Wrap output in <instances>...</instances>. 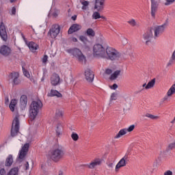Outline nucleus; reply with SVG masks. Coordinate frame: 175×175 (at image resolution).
I'll return each instance as SVG.
<instances>
[{"mask_svg": "<svg viewBox=\"0 0 175 175\" xmlns=\"http://www.w3.org/2000/svg\"><path fill=\"white\" fill-rule=\"evenodd\" d=\"M64 155H65V152H64L62 146L56 144L49 151L48 157L53 162H59L64 158Z\"/></svg>", "mask_w": 175, "mask_h": 175, "instance_id": "nucleus-1", "label": "nucleus"}, {"mask_svg": "<svg viewBox=\"0 0 175 175\" xmlns=\"http://www.w3.org/2000/svg\"><path fill=\"white\" fill-rule=\"evenodd\" d=\"M43 107V104L40 100H35L30 105L29 116L30 119L33 120L38 117L39 114V110Z\"/></svg>", "mask_w": 175, "mask_h": 175, "instance_id": "nucleus-2", "label": "nucleus"}, {"mask_svg": "<svg viewBox=\"0 0 175 175\" xmlns=\"http://www.w3.org/2000/svg\"><path fill=\"white\" fill-rule=\"evenodd\" d=\"M106 49L100 44H96L93 46V57L95 58H106Z\"/></svg>", "mask_w": 175, "mask_h": 175, "instance_id": "nucleus-3", "label": "nucleus"}, {"mask_svg": "<svg viewBox=\"0 0 175 175\" xmlns=\"http://www.w3.org/2000/svg\"><path fill=\"white\" fill-rule=\"evenodd\" d=\"M67 53L71 54V55H72L78 62H81V64H84L87 61V57L79 49H68L67 50Z\"/></svg>", "mask_w": 175, "mask_h": 175, "instance_id": "nucleus-4", "label": "nucleus"}, {"mask_svg": "<svg viewBox=\"0 0 175 175\" xmlns=\"http://www.w3.org/2000/svg\"><path fill=\"white\" fill-rule=\"evenodd\" d=\"M105 53L106 58H109L111 61L118 60L121 58V53L114 48L107 47Z\"/></svg>", "mask_w": 175, "mask_h": 175, "instance_id": "nucleus-5", "label": "nucleus"}, {"mask_svg": "<svg viewBox=\"0 0 175 175\" xmlns=\"http://www.w3.org/2000/svg\"><path fill=\"white\" fill-rule=\"evenodd\" d=\"M18 131H20V120H18V114L16 113L12 122L11 136H16L18 133Z\"/></svg>", "mask_w": 175, "mask_h": 175, "instance_id": "nucleus-6", "label": "nucleus"}, {"mask_svg": "<svg viewBox=\"0 0 175 175\" xmlns=\"http://www.w3.org/2000/svg\"><path fill=\"white\" fill-rule=\"evenodd\" d=\"M18 77H20L18 72H12L8 75V81L12 85H18L21 83V80Z\"/></svg>", "mask_w": 175, "mask_h": 175, "instance_id": "nucleus-7", "label": "nucleus"}, {"mask_svg": "<svg viewBox=\"0 0 175 175\" xmlns=\"http://www.w3.org/2000/svg\"><path fill=\"white\" fill-rule=\"evenodd\" d=\"M166 28H167V23H164L163 25L157 26L154 28L153 32H154V38L158 39L163 32H165Z\"/></svg>", "mask_w": 175, "mask_h": 175, "instance_id": "nucleus-8", "label": "nucleus"}, {"mask_svg": "<svg viewBox=\"0 0 175 175\" xmlns=\"http://www.w3.org/2000/svg\"><path fill=\"white\" fill-rule=\"evenodd\" d=\"M29 150V143H26L22 146L21 149L19 150L18 156V159H19V161H23V159H25V157H27Z\"/></svg>", "mask_w": 175, "mask_h": 175, "instance_id": "nucleus-9", "label": "nucleus"}, {"mask_svg": "<svg viewBox=\"0 0 175 175\" xmlns=\"http://www.w3.org/2000/svg\"><path fill=\"white\" fill-rule=\"evenodd\" d=\"M154 38V33L152 29H149L146 31L142 35V40L144 42L145 44H150Z\"/></svg>", "mask_w": 175, "mask_h": 175, "instance_id": "nucleus-10", "label": "nucleus"}, {"mask_svg": "<svg viewBox=\"0 0 175 175\" xmlns=\"http://www.w3.org/2000/svg\"><path fill=\"white\" fill-rule=\"evenodd\" d=\"M122 70L121 69L116 70L115 71L113 69L107 68L105 70V75H111V80H117L119 76H121V72Z\"/></svg>", "mask_w": 175, "mask_h": 175, "instance_id": "nucleus-11", "label": "nucleus"}, {"mask_svg": "<svg viewBox=\"0 0 175 175\" xmlns=\"http://www.w3.org/2000/svg\"><path fill=\"white\" fill-rule=\"evenodd\" d=\"M59 25H53L50 29L48 36L51 38V39H55L59 35Z\"/></svg>", "mask_w": 175, "mask_h": 175, "instance_id": "nucleus-12", "label": "nucleus"}, {"mask_svg": "<svg viewBox=\"0 0 175 175\" xmlns=\"http://www.w3.org/2000/svg\"><path fill=\"white\" fill-rule=\"evenodd\" d=\"M128 163V155L125 154L116 164L115 171L118 172L121 167H125Z\"/></svg>", "mask_w": 175, "mask_h": 175, "instance_id": "nucleus-13", "label": "nucleus"}, {"mask_svg": "<svg viewBox=\"0 0 175 175\" xmlns=\"http://www.w3.org/2000/svg\"><path fill=\"white\" fill-rule=\"evenodd\" d=\"M0 54L3 55V57H10L13 54L12 48L7 45H3L0 46Z\"/></svg>", "mask_w": 175, "mask_h": 175, "instance_id": "nucleus-14", "label": "nucleus"}, {"mask_svg": "<svg viewBox=\"0 0 175 175\" xmlns=\"http://www.w3.org/2000/svg\"><path fill=\"white\" fill-rule=\"evenodd\" d=\"M102 165V159L99 158L94 159L90 163H88L86 166L89 169H95L96 166H100Z\"/></svg>", "mask_w": 175, "mask_h": 175, "instance_id": "nucleus-15", "label": "nucleus"}, {"mask_svg": "<svg viewBox=\"0 0 175 175\" xmlns=\"http://www.w3.org/2000/svg\"><path fill=\"white\" fill-rule=\"evenodd\" d=\"M85 77L87 81H89V83H92V81H94V72L91 69L87 68L85 70Z\"/></svg>", "mask_w": 175, "mask_h": 175, "instance_id": "nucleus-16", "label": "nucleus"}, {"mask_svg": "<svg viewBox=\"0 0 175 175\" xmlns=\"http://www.w3.org/2000/svg\"><path fill=\"white\" fill-rule=\"evenodd\" d=\"M103 8H105V0H95L94 9L97 12L103 10Z\"/></svg>", "mask_w": 175, "mask_h": 175, "instance_id": "nucleus-17", "label": "nucleus"}, {"mask_svg": "<svg viewBox=\"0 0 175 175\" xmlns=\"http://www.w3.org/2000/svg\"><path fill=\"white\" fill-rule=\"evenodd\" d=\"M151 1V16L155 17V12L158 8L159 0H150Z\"/></svg>", "mask_w": 175, "mask_h": 175, "instance_id": "nucleus-18", "label": "nucleus"}, {"mask_svg": "<svg viewBox=\"0 0 175 175\" xmlns=\"http://www.w3.org/2000/svg\"><path fill=\"white\" fill-rule=\"evenodd\" d=\"M27 103H28V97L25 95L21 96L20 98V107L22 110H25L27 108Z\"/></svg>", "mask_w": 175, "mask_h": 175, "instance_id": "nucleus-19", "label": "nucleus"}, {"mask_svg": "<svg viewBox=\"0 0 175 175\" xmlns=\"http://www.w3.org/2000/svg\"><path fill=\"white\" fill-rule=\"evenodd\" d=\"M60 83V78L58 74H53L51 77V85H58Z\"/></svg>", "mask_w": 175, "mask_h": 175, "instance_id": "nucleus-20", "label": "nucleus"}, {"mask_svg": "<svg viewBox=\"0 0 175 175\" xmlns=\"http://www.w3.org/2000/svg\"><path fill=\"white\" fill-rule=\"evenodd\" d=\"M0 36L3 40L8 39V33H6V28L5 25L2 24L0 25Z\"/></svg>", "mask_w": 175, "mask_h": 175, "instance_id": "nucleus-21", "label": "nucleus"}, {"mask_svg": "<svg viewBox=\"0 0 175 175\" xmlns=\"http://www.w3.org/2000/svg\"><path fill=\"white\" fill-rule=\"evenodd\" d=\"M25 43L32 53H35V51L39 49V46L33 42H25Z\"/></svg>", "mask_w": 175, "mask_h": 175, "instance_id": "nucleus-22", "label": "nucleus"}, {"mask_svg": "<svg viewBox=\"0 0 175 175\" xmlns=\"http://www.w3.org/2000/svg\"><path fill=\"white\" fill-rule=\"evenodd\" d=\"M80 29H81V25L79 24H74L69 28L68 33L71 34L74 32H77V31H80Z\"/></svg>", "mask_w": 175, "mask_h": 175, "instance_id": "nucleus-23", "label": "nucleus"}, {"mask_svg": "<svg viewBox=\"0 0 175 175\" xmlns=\"http://www.w3.org/2000/svg\"><path fill=\"white\" fill-rule=\"evenodd\" d=\"M10 110L11 111L14 112L17 110V99L13 98L11 100L10 103Z\"/></svg>", "mask_w": 175, "mask_h": 175, "instance_id": "nucleus-24", "label": "nucleus"}, {"mask_svg": "<svg viewBox=\"0 0 175 175\" xmlns=\"http://www.w3.org/2000/svg\"><path fill=\"white\" fill-rule=\"evenodd\" d=\"M12 165H13V155L9 154L5 159V166L10 167Z\"/></svg>", "mask_w": 175, "mask_h": 175, "instance_id": "nucleus-25", "label": "nucleus"}, {"mask_svg": "<svg viewBox=\"0 0 175 175\" xmlns=\"http://www.w3.org/2000/svg\"><path fill=\"white\" fill-rule=\"evenodd\" d=\"M48 96H57V98H62V94L55 90H51L48 93Z\"/></svg>", "mask_w": 175, "mask_h": 175, "instance_id": "nucleus-26", "label": "nucleus"}, {"mask_svg": "<svg viewBox=\"0 0 175 175\" xmlns=\"http://www.w3.org/2000/svg\"><path fill=\"white\" fill-rule=\"evenodd\" d=\"M92 17L93 20H98V18H103L105 21H107V17H105L103 16H100V14L98 12H93V14H92Z\"/></svg>", "mask_w": 175, "mask_h": 175, "instance_id": "nucleus-27", "label": "nucleus"}, {"mask_svg": "<svg viewBox=\"0 0 175 175\" xmlns=\"http://www.w3.org/2000/svg\"><path fill=\"white\" fill-rule=\"evenodd\" d=\"M126 133H128V132L126 131V129H122L120 130L118 134H116L114 139H120V137H122V136L126 135Z\"/></svg>", "mask_w": 175, "mask_h": 175, "instance_id": "nucleus-28", "label": "nucleus"}, {"mask_svg": "<svg viewBox=\"0 0 175 175\" xmlns=\"http://www.w3.org/2000/svg\"><path fill=\"white\" fill-rule=\"evenodd\" d=\"M18 173H20V168L16 167L11 169L8 172V175H18Z\"/></svg>", "mask_w": 175, "mask_h": 175, "instance_id": "nucleus-29", "label": "nucleus"}, {"mask_svg": "<svg viewBox=\"0 0 175 175\" xmlns=\"http://www.w3.org/2000/svg\"><path fill=\"white\" fill-rule=\"evenodd\" d=\"M155 85V79H152L146 86V90H151Z\"/></svg>", "mask_w": 175, "mask_h": 175, "instance_id": "nucleus-30", "label": "nucleus"}, {"mask_svg": "<svg viewBox=\"0 0 175 175\" xmlns=\"http://www.w3.org/2000/svg\"><path fill=\"white\" fill-rule=\"evenodd\" d=\"M79 39L82 43H84V44H88V43H90L88 38L84 36H79Z\"/></svg>", "mask_w": 175, "mask_h": 175, "instance_id": "nucleus-31", "label": "nucleus"}, {"mask_svg": "<svg viewBox=\"0 0 175 175\" xmlns=\"http://www.w3.org/2000/svg\"><path fill=\"white\" fill-rule=\"evenodd\" d=\"M167 92L168 93V95H171V96H173V95H174L175 94V84H173Z\"/></svg>", "mask_w": 175, "mask_h": 175, "instance_id": "nucleus-32", "label": "nucleus"}, {"mask_svg": "<svg viewBox=\"0 0 175 175\" xmlns=\"http://www.w3.org/2000/svg\"><path fill=\"white\" fill-rule=\"evenodd\" d=\"M81 3L82 5V10H87L88 9V5H90V3L87 1H81Z\"/></svg>", "mask_w": 175, "mask_h": 175, "instance_id": "nucleus-33", "label": "nucleus"}, {"mask_svg": "<svg viewBox=\"0 0 175 175\" xmlns=\"http://www.w3.org/2000/svg\"><path fill=\"white\" fill-rule=\"evenodd\" d=\"M85 33L88 35V36H95V31L92 28H88L86 30Z\"/></svg>", "mask_w": 175, "mask_h": 175, "instance_id": "nucleus-34", "label": "nucleus"}, {"mask_svg": "<svg viewBox=\"0 0 175 175\" xmlns=\"http://www.w3.org/2000/svg\"><path fill=\"white\" fill-rule=\"evenodd\" d=\"M71 138L74 142H77L79 140V135L75 132L72 133Z\"/></svg>", "mask_w": 175, "mask_h": 175, "instance_id": "nucleus-35", "label": "nucleus"}, {"mask_svg": "<svg viewBox=\"0 0 175 175\" xmlns=\"http://www.w3.org/2000/svg\"><path fill=\"white\" fill-rule=\"evenodd\" d=\"M120 42L123 46L128 44V39H126V38L124 36H122V38H120Z\"/></svg>", "mask_w": 175, "mask_h": 175, "instance_id": "nucleus-36", "label": "nucleus"}, {"mask_svg": "<svg viewBox=\"0 0 175 175\" xmlns=\"http://www.w3.org/2000/svg\"><path fill=\"white\" fill-rule=\"evenodd\" d=\"M55 114L57 117H59V118L64 117V111H62V109H57L56 111Z\"/></svg>", "mask_w": 175, "mask_h": 175, "instance_id": "nucleus-37", "label": "nucleus"}, {"mask_svg": "<svg viewBox=\"0 0 175 175\" xmlns=\"http://www.w3.org/2000/svg\"><path fill=\"white\" fill-rule=\"evenodd\" d=\"M128 23L130 24V25H131V27H135V25L137 24L136 21L133 18L128 21Z\"/></svg>", "mask_w": 175, "mask_h": 175, "instance_id": "nucleus-38", "label": "nucleus"}, {"mask_svg": "<svg viewBox=\"0 0 175 175\" xmlns=\"http://www.w3.org/2000/svg\"><path fill=\"white\" fill-rule=\"evenodd\" d=\"M23 70L24 76H25V77H27V79H30L31 75L29 74V72L28 71H27V70H25V68H23Z\"/></svg>", "mask_w": 175, "mask_h": 175, "instance_id": "nucleus-39", "label": "nucleus"}, {"mask_svg": "<svg viewBox=\"0 0 175 175\" xmlns=\"http://www.w3.org/2000/svg\"><path fill=\"white\" fill-rule=\"evenodd\" d=\"M170 97H172V95H169L167 92L166 95L162 98V100H163V102H166V100H169Z\"/></svg>", "mask_w": 175, "mask_h": 175, "instance_id": "nucleus-40", "label": "nucleus"}, {"mask_svg": "<svg viewBox=\"0 0 175 175\" xmlns=\"http://www.w3.org/2000/svg\"><path fill=\"white\" fill-rule=\"evenodd\" d=\"M111 100H117V93L113 92L111 94Z\"/></svg>", "mask_w": 175, "mask_h": 175, "instance_id": "nucleus-41", "label": "nucleus"}, {"mask_svg": "<svg viewBox=\"0 0 175 175\" xmlns=\"http://www.w3.org/2000/svg\"><path fill=\"white\" fill-rule=\"evenodd\" d=\"M133 129H135V124H132L126 129V132H132Z\"/></svg>", "mask_w": 175, "mask_h": 175, "instance_id": "nucleus-42", "label": "nucleus"}, {"mask_svg": "<svg viewBox=\"0 0 175 175\" xmlns=\"http://www.w3.org/2000/svg\"><path fill=\"white\" fill-rule=\"evenodd\" d=\"M109 88L111 90H113V91H116V90L118 88V85H117L116 83H114L113 85H109Z\"/></svg>", "mask_w": 175, "mask_h": 175, "instance_id": "nucleus-43", "label": "nucleus"}, {"mask_svg": "<svg viewBox=\"0 0 175 175\" xmlns=\"http://www.w3.org/2000/svg\"><path fill=\"white\" fill-rule=\"evenodd\" d=\"M10 14H11V16L16 15V8L13 7L11 8V10H10Z\"/></svg>", "mask_w": 175, "mask_h": 175, "instance_id": "nucleus-44", "label": "nucleus"}, {"mask_svg": "<svg viewBox=\"0 0 175 175\" xmlns=\"http://www.w3.org/2000/svg\"><path fill=\"white\" fill-rule=\"evenodd\" d=\"M70 40V42H72V43H77V42H79V40L75 36L71 37Z\"/></svg>", "mask_w": 175, "mask_h": 175, "instance_id": "nucleus-45", "label": "nucleus"}, {"mask_svg": "<svg viewBox=\"0 0 175 175\" xmlns=\"http://www.w3.org/2000/svg\"><path fill=\"white\" fill-rule=\"evenodd\" d=\"M165 1L166 2L165 3V5L167 6L169 5H172V3L175 1V0H165Z\"/></svg>", "mask_w": 175, "mask_h": 175, "instance_id": "nucleus-46", "label": "nucleus"}, {"mask_svg": "<svg viewBox=\"0 0 175 175\" xmlns=\"http://www.w3.org/2000/svg\"><path fill=\"white\" fill-rule=\"evenodd\" d=\"M26 137L27 139V142H32V139H33L32 134L27 135Z\"/></svg>", "mask_w": 175, "mask_h": 175, "instance_id": "nucleus-47", "label": "nucleus"}, {"mask_svg": "<svg viewBox=\"0 0 175 175\" xmlns=\"http://www.w3.org/2000/svg\"><path fill=\"white\" fill-rule=\"evenodd\" d=\"M107 165L109 169H113L114 167V163L112 162H108Z\"/></svg>", "mask_w": 175, "mask_h": 175, "instance_id": "nucleus-48", "label": "nucleus"}, {"mask_svg": "<svg viewBox=\"0 0 175 175\" xmlns=\"http://www.w3.org/2000/svg\"><path fill=\"white\" fill-rule=\"evenodd\" d=\"M25 170H29V163L26 162L25 164Z\"/></svg>", "mask_w": 175, "mask_h": 175, "instance_id": "nucleus-49", "label": "nucleus"}, {"mask_svg": "<svg viewBox=\"0 0 175 175\" xmlns=\"http://www.w3.org/2000/svg\"><path fill=\"white\" fill-rule=\"evenodd\" d=\"M58 14H59V11H58V10L55 11V12L53 13V17H58Z\"/></svg>", "mask_w": 175, "mask_h": 175, "instance_id": "nucleus-50", "label": "nucleus"}, {"mask_svg": "<svg viewBox=\"0 0 175 175\" xmlns=\"http://www.w3.org/2000/svg\"><path fill=\"white\" fill-rule=\"evenodd\" d=\"M48 57H47V55H44V57H43V58H42V62L44 63V64H46V62H47V59H48Z\"/></svg>", "mask_w": 175, "mask_h": 175, "instance_id": "nucleus-51", "label": "nucleus"}, {"mask_svg": "<svg viewBox=\"0 0 175 175\" xmlns=\"http://www.w3.org/2000/svg\"><path fill=\"white\" fill-rule=\"evenodd\" d=\"M164 175H173V172L170 170H167L165 172H164Z\"/></svg>", "mask_w": 175, "mask_h": 175, "instance_id": "nucleus-52", "label": "nucleus"}, {"mask_svg": "<svg viewBox=\"0 0 175 175\" xmlns=\"http://www.w3.org/2000/svg\"><path fill=\"white\" fill-rule=\"evenodd\" d=\"M158 118H159V117H158L157 116H154V115L150 116V119L151 120H158Z\"/></svg>", "mask_w": 175, "mask_h": 175, "instance_id": "nucleus-53", "label": "nucleus"}, {"mask_svg": "<svg viewBox=\"0 0 175 175\" xmlns=\"http://www.w3.org/2000/svg\"><path fill=\"white\" fill-rule=\"evenodd\" d=\"M169 147H170V148H174V147H175V139H174V141L173 142V143H172V144H170L169 145Z\"/></svg>", "mask_w": 175, "mask_h": 175, "instance_id": "nucleus-54", "label": "nucleus"}, {"mask_svg": "<svg viewBox=\"0 0 175 175\" xmlns=\"http://www.w3.org/2000/svg\"><path fill=\"white\" fill-rule=\"evenodd\" d=\"M6 173V171L5 170V169H1L0 170V175H5Z\"/></svg>", "mask_w": 175, "mask_h": 175, "instance_id": "nucleus-55", "label": "nucleus"}, {"mask_svg": "<svg viewBox=\"0 0 175 175\" xmlns=\"http://www.w3.org/2000/svg\"><path fill=\"white\" fill-rule=\"evenodd\" d=\"M144 88H142V86L139 87V92H142V91H144Z\"/></svg>", "mask_w": 175, "mask_h": 175, "instance_id": "nucleus-56", "label": "nucleus"}, {"mask_svg": "<svg viewBox=\"0 0 175 175\" xmlns=\"http://www.w3.org/2000/svg\"><path fill=\"white\" fill-rule=\"evenodd\" d=\"M146 87H147V83H144V84L142 85V88H145V90H146Z\"/></svg>", "mask_w": 175, "mask_h": 175, "instance_id": "nucleus-57", "label": "nucleus"}, {"mask_svg": "<svg viewBox=\"0 0 175 175\" xmlns=\"http://www.w3.org/2000/svg\"><path fill=\"white\" fill-rule=\"evenodd\" d=\"M151 116H152V114L147 113V114L146 115V117H148V118H151Z\"/></svg>", "mask_w": 175, "mask_h": 175, "instance_id": "nucleus-58", "label": "nucleus"}, {"mask_svg": "<svg viewBox=\"0 0 175 175\" xmlns=\"http://www.w3.org/2000/svg\"><path fill=\"white\" fill-rule=\"evenodd\" d=\"M10 2L13 3V2H16V0H10Z\"/></svg>", "mask_w": 175, "mask_h": 175, "instance_id": "nucleus-59", "label": "nucleus"}, {"mask_svg": "<svg viewBox=\"0 0 175 175\" xmlns=\"http://www.w3.org/2000/svg\"><path fill=\"white\" fill-rule=\"evenodd\" d=\"M59 175H64V173L63 172H59Z\"/></svg>", "mask_w": 175, "mask_h": 175, "instance_id": "nucleus-60", "label": "nucleus"}, {"mask_svg": "<svg viewBox=\"0 0 175 175\" xmlns=\"http://www.w3.org/2000/svg\"><path fill=\"white\" fill-rule=\"evenodd\" d=\"M57 135H61L60 132H57Z\"/></svg>", "mask_w": 175, "mask_h": 175, "instance_id": "nucleus-61", "label": "nucleus"}, {"mask_svg": "<svg viewBox=\"0 0 175 175\" xmlns=\"http://www.w3.org/2000/svg\"><path fill=\"white\" fill-rule=\"evenodd\" d=\"M59 126H61V124H59L58 126H57V128H59Z\"/></svg>", "mask_w": 175, "mask_h": 175, "instance_id": "nucleus-62", "label": "nucleus"}, {"mask_svg": "<svg viewBox=\"0 0 175 175\" xmlns=\"http://www.w3.org/2000/svg\"><path fill=\"white\" fill-rule=\"evenodd\" d=\"M172 122V123L174 122V120H173Z\"/></svg>", "mask_w": 175, "mask_h": 175, "instance_id": "nucleus-63", "label": "nucleus"}]
</instances>
